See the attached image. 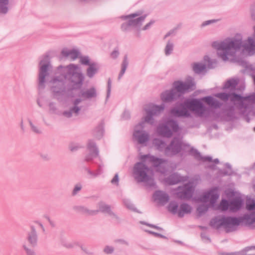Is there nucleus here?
Listing matches in <instances>:
<instances>
[{"label": "nucleus", "mask_w": 255, "mask_h": 255, "mask_svg": "<svg viewBox=\"0 0 255 255\" xmlns=\"http://www.w3.org/2000/svg\"><path fill=\"white\" fill-rule=\"evenodd\" d=\"M226 194L227 195V196H235V192L233 191H227L226 192Z\"/></svg>", "instance_id": "obj_54"}, {"label": "nucleus", "mask_w": 255, "mask_h": 255, "mask_svg": "<svg viewBox=\"0 0 255 255\" xmlns=\"http://www.w3.org/2000/svg\"><path fill=\"white\" fill-rule=\"evenodd\" d=\"M246 209L251 211L240 218L224 217L223 229L226 232L230 233L237 230L242 222L251 227H255V200L248 201L246 203Z\"/></svg>", "instance_id": "obj_6"}, {"label": "nucleus", "mask_w": 255, "mask_h": 255, "mask_svg": "<svg viewBox=\"0 0 255 255\" xmlns=\"http://www.w3.org/2000/svg\"><path fill=\"white\" fill-rule=\"evenodd\" d=\"M195 83L192 78H189L184 82L180 81L175 82L173 84V89L177 94L179 98L182 94L186 92L192 90L194 89Z\"/></svg>", "instance_id": "obj_10"}, {"label": "nucleus", "mask_w": 255, "mask_h": 255, "mask_svg": "<svg viewBox=\"0 0 255 255\" xmlns=\"http://www.w3.org/2000/svg\"><path fill=\"white\" fill-rule=\"evenodd\" d=\"M81 101L82 100L79 98L75 99L73 102V106L70 108L69 110L64 111L62 113V115L67 118L78 116L81 110V107L78 106Z\"/></svg>", "instance_id": "obj_17"}, {"label": "nucleus", "mask_w": 255, "mask_h": 255, "mask_svg": "<svg viewBox=\"0 0 255 255\" xmlns=\"http://www.w3.org/2000/svg\"><path fill=\"white\" fill-rule=\"evenodd\" d=\"M154 23V20H151L149 22L147 23L142 28L143 30H145L150 28V27Z\"/></svg>", "instance_id": "obj_48"}, {"label": "nucleus", "mask_w": 255, "mask_h": 255, "mask_svg": "<svg viewBox=\"0 0 255 255\" xmlns=\"http://www.w3.org/2000/svg\"><path fill=\"white\" fill-rule=\"evenodd\" d=\"M201 100L212 107L219 108L222 105L221 103L211 96L204 97Z\"/></svg>", "instance_id": "obj_24"}, {"label": "nucleus", "mask_w": 255, "mask_h": 255, "mask_svg": "<svg viewBox=\"0 0 255 255\" xmlns=\"http://www.w3.org/2000/svg\"><path fill=\"white\" fill-rule=\"evenodd\" d=\"M145 231L147 232H148L149 233L151 234H153V235H154L155 236H162L161 235H159V234L158 233H156L155 232H153L152 231H148V230H145Z\"/></svg>", "instance_id": "obj_58"}, {"label": "nucleus", "mask_w": 255, "mask_h": 255, "mask_svg": "<svg viewBox=\"0 0 255 255\" xmlns=\"http://www.w3.org/2000/svg\"><path fill=\"white\" fill-rule=\"evenodd\" d=\"M64 245L65 247H66L67 248H73L74 247V243H67L66 244H65Z\"/></svg>", "instance_id": "obj_55"}, {"label": "nucleus", "mask_w": 255, "mask_h": 255, "mask_svg": "<svg viewBox=\"0 0 255 255\" xmlns=\"http://www.w3.org/2000/svg\"><path fill=\"white\" fill-rule=\"evenodd\" d=\"M255 4L252 6L251 7V17L252 18L255 20Z\"/></svg>", "instance_id": "obj_47"}, {"label": "nucleus", "mask_w": 255, "mask_h": 255, "mask_svg": "<svg viewBox=\"0 0 255 255\" xmlns=\"http://www.w3.org/2000/svg\"><path fill=\"white\" fill-rule=\"evenodd\" d=\"M139 159L142 162L135 164L133 168L134 178L137 182H144L150 187H153L155 183L152 171L145 164H151L154 167H157L158 171L164 173L165 165L167 161L150 154L140 155Z\"/></svg>", "instance_id": "obj_3"}, {"label": "nucleus", "mask_w": 255, "mask_h": 255, "mask_svg": "<svg viewBox=\"0 0 255 255\" xmlns=\"http://www.w3.org/2000/svg\"><path fill=\"white\" fill-rule=\"evenodd\" d=\"M70 150H71V151H74V150H76V148H75V147H72V145H70Z\"/></svg>", "instance_id": "obj_62"}, {"label": "nucleus", "mask_w": 255, "mask_h": 255, "mask_svg": "<svg viewBox=\"0 0 255 255\" xmlns=\"http://www.w3.org/2000/svg\"><path fill=\"white\" fill-rule=\"evenodd\" d=\"M215 22V20H207V21H205L203 22L202 23L201 26L202 27H204L205 26L209 25L211 23H214Z\"/></svg>", "instance_id": "obj_50"}, {"label": "nucleus", "mask_w": 255, "mask_h": 255, "mask_svg": "<svg viewBox=\"0 0 255 255\" xmlns=\"http://www.w3.org/2000/svg\"><path fill=\"white\" fill-rule=\"evenodd\" d=\"M9 0H0V13L5 14L8 10Z\"/></svg>", "instance_id": "obj_32"}, {"label": "nucleus", "mask_w": 255, "mask_h": 255, "mask_svg": "<svg viewBox=\"0 0 255 255\" xmlns=\"http://www.w3.org/2000/svg\"><path fill=\"white\" fill-rule=\"evenodd\" d=\"M81 188L82 187L80 185H76L73 190L72 194L73 195H76L79 191L81 190Z\"/></svg>", "instance_id": "obj_46"}, {"label": "nucleus", "mask_w": 255, "mask_h": 255, "mask_svg": "<svg viewBox=\"0 0 255 255\" xmlns=\"http://www.w3.org/2000/svg\"><path fill=\"white\" fill-rule=\"evenodd\" d=\"M201 237L205 242H210V239L205 234H201Z\"/></svg>", "instance_id": "obj_53"}, {"label": "nucleus", "mask_w": 255, "mask_h": 255, "mask_svg": "<svg viewBox=\"0 0 255 255\" xmlns=\"http://www.w3.org/2000/svg\"><path fill=\"white\" fill-rule=\"evenodd\" d=\"M80 61L83 65H90L91 63L90 62V59L88 56H83L80 58Z\"/></svg>", "instance_id": "obj_42"}, {"label": "nucleus", "mask_w": 255, "mask_h": 255, "mask_svg": "<svg viewBox=\"0 0 255 255\" xmlns=\"http://www.w3.org/2000/svg\"><path fill=\"white\" fill-rule=\"evenodd\" d=\"M194 190L193 182L190 181L183 186L179 187L177 189L176 194L177 197L181 199H188L192 196Z\"/></svg>", "instance_id": "obj_14"}, {"label": "nucleus", "mask_w": 255, "mask_h": 255, "mask_svg": "<svg viewBox=\"0 0 255 255\" xmlns=\"http://www.w3.org/2000/svg\"><path fill=\"white\" fill-rule=\"evenodd\" d=\"M215 96L224 101L230 99L232 102H238L240 108L247 109L255 103V93L248 96L242 97L233 92L226 93H219L215 95Z\"/></svg>", "instance_id": "obj_7"}, {"label": "nucleus", "mask_w": 255, "mask_h": 255, "mask_svg": "<svg viewBox=\"0 0 255 255\" xmlns=\"http://www.w3.org/2000/svg\"><path fill=\"white\" fill-rule=\"evenodd\" d=\"M20 128H21V130L23 131L24 130V127L23 122L22 120L20 122Z\"/></svg>", "instance_id": "obj_60"}, {"label": "nucleus", "mask_w": 255, "mask_h": 255, "mask_svg": "<svg viewBox=\"0 0 255 255\" xmlns=\"http://www.w3.org/2000/svg\"><path fill=\"white\" fill-rule=\"evenodd\" d=\"M179 129L177 123L174 120H169L165 124H160L157 128L158 135L170 137L173 132H176Z\"/></svg>", "instance_id": "obj_9"}, {"label": "nucleus", "mask_w": 255, "mask_h": 255, "mask_svg": "<svg viewBox=\"0 0 255 255\" xmlns=\"http://www.w3.org/2000/svg\"><path fill=\"white\" fill-rule=\"evenodd\" d=\"M49 108L51 110H52L53 111H54L56 110L55 105L53 103L49 104Z\"/></svg>", "instance_id": "obj_56"}, {"label": "nucleus", "mask_w": 255, "mask_h": 255, "mask_svg": "<svg viewBox=\"0 0 255 255\" xmlns=\"http://www.w3.org/2000/svg\"><path fill=\"white\" fill-rule=\"evenodd\" d=\"M204 61L207 63V65L209 68H213L214 67V65L216 64V61L215 60H211L208 56L204 57Z\"/></svg>", "instance_id": "obj_40"}, {"label": "nucleus", "mask_w": 255, "mask_h": 255, "mask_svg": "<svg viewBox=\"0 0 255 255\" xmlns=\"http://www.w3.org/2000/svg\"><path fill=\"white\" fill-rule=\"evenodd\" d=\"M173 32V31H170V32H169L168 33H167L165 35V38L167 37V36H169L171 33H172Z\"/></svg>", "instance_id": "obj_61"}, {"label": "nucleus", "mask_w": 255, "mask_h": 255, "mask_svg": "<svg viewBox=\"0 0 255 255\" xmlns=\"http://www.w3.org/2000/svg\"><path fill=\"white\" fill-rule=\"evenodd\" d=\"M164 104L156 105L153 104H149L144 108L145 116L143 118V121L138 124L134 128L133 133V139L140 144H145L149 139V134L146 131L143 130L145 123L153 125L155 116L160 115L164 110Z\"/></svg>", "instance_id": "obj_5"}, {"label": "nucleus", "mask_w": 255, "mask_h": 255, "mask_svg": "<svg viewBox=\"0 0 255 255\" xmlns=\"http://www.w3.org/2000/svg\"><path fill=\"white\" fill-rule=\"evenodd\" d=\"M96 96L97 92L94 88H90L81 93V97L84 99H91Z\"/></svg>", "instance_id": "obj_28"}, {"label": "nucleus", "mask_w": 255, "mask_h": 255, "mask_svg": "<svg viewBox=\"0 0 255 255\" xmlns=\"http://www.w3.org/2000/svg\"><path fill=\"white\" fill-rule=\"evenodd\" d=\"M26 255H39L33 250L28 248L25 245L23 246Z\"/></svg>", "instance_id": "obj_41"}, {"label": "nucleus", "mask_w": 255, "mask_h": 255, "mask_svg": "<svg viewBox=\"0 0 255 255\" xmlns=\"http://www.w3.org/2000/svg\"><path fill=\"white\" fill-rule=\"evenodd\" d=\"M161 100L164 102H169L178 98L177 94L172 88L170 90H166L162 93L160 96Z\"/></svg>", "instance_id": "obj_22"}, {"label": "nucleus", "mask_w": 255, "mask_h": 255, "mask_svg": "<svg viewBox=\"0 0 255 255\" xmlns=\"http://www.w3.org/2000/svg\"><path fill=\"white\" fill-rule=\"evenodd\" d=\"M87 150L89 153L85 156V160L86 161H90L98 155V149L95 142L92 140H89L88 141Z\"/></svg>", "instance_id": "obj_18"}, {"label": "nucleus", "mask_w": 255, "mask_h": 255, "mask_svg": "<svg viewBox=\"0 0 255 255\" xmlns=\"http://www.w3.org/2000/svg\"><path fill=\"white\" fill-rule=\"evenodd\" d=\"M170 114L175 117L188 118L191 117V113L184 105L180 104L179 106L175 107L170 110Z\"/></svg>", "instance_id": "obj_16"}, {"label": "nucleus", "mask_w": 255, "mask_h": 255, "mask_svg": "<svg viewBox=\"0 0 255 255\" xmlns=\"http://www.w3.org/2000/svg\"><path fill=\"white\" fill-rule=\"evenodd\" d=\"M51 68V64L48 57H43L39 62L38 75V85L39 89L45 87V78L49 75V71Z\"/></svg>", "instance_id": "obj_8"}, {"label": "nucleus", "mask_w": 255, "mask_h": 255, "mask_svg": "<svg viewBox=\"0 0 255 255\" xmlns=\"http://www.w3.org/2000/svg\"><path fill=\"white\" fill-rule=\"evenodd\" d=\"M224 222V217L222 218L215 217L210 222V225L212 227L216 229L223 228Z\"/></svg>", "instance_id": "obj_27"}, {"label": "nucleus", "mask_w": 255, "mask_h": 255, "mask_svg": "<svg viewBox=\"0 0 255 255\" xmlns=\"http://www.w3.org/2000/svg\"><path fill=\"white\" fill-rule=\"evenodd\" d=\"M123 202H124V204L125 205V206L129 209H130L132 210H134V205L131 203L130 200H129L128 199H124Z\"/></svg>", "instance_id": "obj_43"}, {"label": "nucleus", "mask_w": 255, "mask_h": 255, "mask_svg": "<svg viewBox=\"0 0 255 255\" xmlns=\"http://www.w3.org/2000/svg\"><path fill=\"white\" fill-rule=\"evenodd\" d=\"M147 226L150 227H152L153 228H155V229H156L157 230H161L162 229L159 227H157V226H156L155 225H151V224H146Z\"/></svg>", "instance_id": "obj_57"}, {"label": "nucleus", "mask_w": 255, "mask_h": 255, "mask_svg": "<svg viewBox=\"0 0 255 255\" xmlns=\"http://www.w3.org/2000/svg\"><path fill=\"white\" fill-rule=\"evenodd\" d=\"M244 200L241 196H235L229 202L230 211L231 212H237L241 209Z\"/></svg>", "instance_id": "obj_20"}, {"label": "nucleus", "mask_w": 255, "mask_h": 255, "mask_svg": "<svg viewBox=\"0 0 255 255\" xmlns=\"http://www.w3.org/2000/svg\"><path fill=\"white\" fill-rule=\"evenodd\" d=\"M213 162H215V163H218L219 162V161L218 159L216 158L214 160Z\"/></svg>", "instance_id": "obj_63"}, {"label": "nucleus", "mask_w": 255, "mask_h": 255, "mask_svg": "<svg viewBox=\"0 0 255 255\" xmlns=\"http://www.w3.org/2000/svg\"><path fill=\"white\" fill-rule=\"evenodd\" d=\"M184 105L188 109L194 112L200 117H203L206 111V108L203 104L197 99H187L184 101Z\"/></svg>", "instance_id": "obj_11"}, {"label": "nucleus", "mask_w": 255, "mask_h": 255, "mask_svg": "<svg viewBox=\"0 0 255 255\" xmlns=\"http://www.w3.org/2000/svg\"><path fill=\"white\" fill-rule=\"evenodd\" d=\"M192 207L186 203H183L180 205L177 213L179 217H183L185 214H189L191 212Z\"/></svg>", "instance_id": "obj_25"}, {"label": "nucleus", "mask_w": 255, "mask_h": 255, "mask_svg": "<svg viewBox=\"0 0 255 255\" xmlns=\"http://www.w3.org/2000/svg\"><path fill=\"white\" fill-rule=\"evenodd\" d=\"M128 65V61L127 56H125L124 58L123 63L122 64L121 71L119 74L118 79H120L125 73V71Z\"/></svg>", "instance_id": "obj_34"}, {"label": "nucleus", "mask_w": 255, "mask_h": 255, "mask_svg": "<svg viewBox=\"0 0 255 255\" xmlns=\"http://www.w3.org/2000/svg\"><path fill=\"white\" fill-rule=\"evenodd\" d=\"M212 46L216 50L218 57L224 61L234 60L237 52L239 51L248 55L255 54V41L254 38L249 37L243 41L242 35L239 34L234 37L214 41Z\"/></svg>", "instance_id": "obj_2"}, {"label": "nucleus", "mask_w": 255, "mask_h": 255, "mask_svg": "<svg viewBox=\"0 0 255 255\" xmlns=\"http://www.w3.org/2000/svg\"><path fill=\"white\" fill-rule=\"evenodd\" d=\"M98 207L99 208L98 210L89 211L87 208L84 207H80L79 210L83 213H87L90 215H95L98 212L107 213L112 219L119 220V217L112 212L110 206L104 202H100L98 205Z\"/></svg>", "instance_id": "obj_13"}, {"label": "nucleus", "mask_w": 255, "mask_h": 255, "mask_svg": "<svg viewBox=\"0 0 255 255\" xmlns=\"http://www.w3.org/2000/svg\"><path fill=\"white\" fill-rule=\"evenodd\" d=\"M119 54V53L118 51L115 50L112 52L111 56L113 58L115 59L118 56Z\"/></svg>", "instance_id": "obj_52"}, {"label": "nucleus", "mask_w": 255, "mask_h": 255, "mask_svg": "<svg viewBox=\"0 0 255 255\" xmlns=\"http://www.w3.org/2000/svg\"><path fill=\"white\" fill-rule=\"evenodd\" d=\"M192 68L195 73L200 74L205 70L206 66L201 63H195L192 65Z\"/></svg>", "instance_id": "obj_31"}, {"label": "nucleus", "mask_w": 255, "mask_h": 255, "mask_svg": "<svg viewBox=\"0 0 255 255\" xmlns=\"http://www.w3.org/2000/svg\"><path fill=\"white\" fill-rule=\"evenodd\" d=\"M27 239L31 247H35L37 242V237L36 232L33 230L29 233L27 236Z\"/></svg>", "instance_id": "obj_29"}, {"label": "nucleus", "mask_w": 255, "mask_h": 255, "mask_svg": "<svg viewBox=\"0 0 255 255\" xmlns=\"http://www.w3.org/2000/svg\"><path fill=\"white\" fill-rule=\"evenodd\" d=\"M61 54L63 56L74 60L79 57L80 52L76 49L64 48L62 50Z\"/></svg>", "instance_id": "obj_23"}, {"label": "nucleus", "mask_w": 255, "mask_h": 255, "mask_svg": "<svg viewBox=\"0 0 255 255\" xmlns=\"http://www.w3.org/2000/svg\"><path fill=\"white\" fill-rule=\"evenodd\" d=\"M88 172L89 174H90V175L93 176H96L98 174H99V173H97V174H95L94 173L92 172L91 171H90V170H88Z\"/></svg>", "instance_id": "obj_59"}, {"label": "nucleus", "mask_w": 255, "mask_h": 255, "mask_svg": "<svg viewBox=\"0 0 255 255\" xmlns=\"http://www.w3.org/2000/svg\"><path fill=\"white\" fill-rule=\"evenodd\" d=\"M188 178L187 176H181L178 174L174 173L165 179V182L169 185H174L187 181Z\"/></svg>", "instance_id": "obj_21"}, {"label": "nucleus", "mask_w": 255, "mask_h": 255, "mask_svg": "<svg viewBox=\"0 0 255 255\" xmlns=\"http://www.w3.org/2000/svg\"><path fill=\"white\" fill-rule=\"evenodd\" d=\"M153 143L158 150L163 151L167 156H172L181 151H183L189 152L190 154L194 156L199 161L203 162L213 161L212 157L209 156H202L196 149L190 147L189 145L183 143L180 138H174L168 146H166L164 141L158 138L154 139Z\"/></svg>", "instance_id": "obj_4"}, {"label": "nucleus", "mask_w": 255, "mask_h": 255, "mask_svg": "<svg viewBox=\"0 0 255 255\" xmlns=\"http://www.w3.org/2000/svg\"><path fill=\"white\" fill-rule=\"evenodd\" d=\"M153 198L155 202L160 205H165L169 199L168 194L161 191H156L155 192L153 195Z\"/></svg>", "instance_id": "obj_19"}, {"label": "nucleus", "mask_w": 255, "mask_h": 255, "mask_svg": "<svg viewBox=\"0 0 255 255\" xmlns=\"http://www.w3.org/2000/svg\"><path fill=\"white\" fill-rule=\"evenodd\" d=\"M253 249L255 250V246H250L246 247L243 251H242L241 252H232L225 253L224 255H246L245 254V252Z\"/></svg>", "instance_id": "obj_36"}, {"label": "nucleus", "mask_w": 255, "mask_h": 255, "mask_svg": "<svg viewBox=\"0 0 255 255\" xmlns=\"http://www.w3.org/2000/svg\"><path fill=\"white\" fill-rule=\"evenodd\" d=\"M114 248L110 246H107L104 249V252L106 254H111L114 252Z\"/></svg>", "instance_id": "obj_44"}, {"label": "nucleus", "mask_w": 255, "mask_h": 255, "mask_svg": "<svg viewBox=\"0 0 255 255\" xmlns=\"http://www.w3.org/2000/svg\"><path fill=\"white\" fill-rule=\"evenodd\" d=\"M111 183L113 185L118 186L119 182V177L118 173L116 174L113 178L111 181Z\"/></svg>", "instance_id": "obj_45"}, {"label": "nucleus", "mask_w": 255, "mask_h": 255, "mask_svg": "<svg viewBox=\"0 0 255 255\" xmlns=\"http://www.w3.org/2000/svg\"><path fill=\"white\" fill-rule=\"evenodd\" d=\"M219 197L218 189L215 187L206 192L199 198L198 200L203 203L210 202L211 205L213 206Z\"/></svg>", "instance_id": "obj_15"}, {"label": "nucleus", "mask_w": 255, "mask_h": 255, "mask_svg": "<svg viewBox=\"0 0 255 255\" xmlns=\"http://www.w3.org/2000/svg\"><path fill=\"white\" fill-rule=\"evenodd\" d=\"M218 209L222 211L230 210L229 202L226 199H222L218 207Z\"/></svg>", "instance_id": "obj_35"}, {"label": "nucleus", "mask_w": 255, "mask_h": 255, "mask_svg": "<svg viewBox=\"0 0 255 255\" xmlns=\"http://www.w3.org/2000/svg\"><path fill=\"white\" fill-rule=\"evenodd\" d=\"M173 49V44L172 42H168L165 48L166 55H169L171 54Z\"/></svg>", "instance_id": "obj_39"}, {"label": "nucleus", "mask_w": 255, "mask_h": 255, "mask_svg": "<svg viewBox=\"0 0 255 255\" xmlns=\"http://www.w3.org/2000/svg\"><path fill=\"white\" fill-rule=\"evenodd\" d=\"M139 15V13H135L123 16V18L127 20V23L123 24L122 28L126 30L127 29V26L139 27L146 17V15L136 17Z\"/></svg>", "instance_id": "obj_12"}, {"label": "nucleus", "mask_w": 255, "mask_h": 255, "mask_svg": "<svg viewBox=\"0 0 255 255\" xmlns=\"http://www.w3.org/2000/svg\"><path fill=\"white\" fill-rule=\"evenodd\" d=\"M238 83V80L237 79H230L225 83L224 89H229L231 91H234Z\"/></svg>", "instance_id": "obj_30"}, {"label": "nucleus", "mask_w": 255, "mask_h": 255, "mask_svg": "<svg viewBox=\"0 0 255 255\" xmlns=\"http://www.w3.org/2000/svg\"><path fill=\"white\" fill-rule=\"evenodd\" d=\"M209 207L207 205L203 204L198 206L197 208V212L199 216L202 215L207 211Z\"/></svg>", "instance_id": "obj_38"}, {"label": "nucleus", "mask_w": 255, "mask_h": 255, "mask_svg": "<svg viewBox=\"0 0 255 255\" xmlns=\"http://www.w3.org/2000/svg\"><path fill=\"white\" fill-rule=\"evenodd\" d=\"M60 76H56L50 82L51 90L58 100L73 97L74 91L81 89L84 76L80 66L70 64L57 68Z\"/></svg>", "instance_id": "obj_1"}, {"label": "nucleus", "mask_w": 255, "mask_h": 255, "mask_svg": "<svg viewBox=\"0 0 255 255\" xmlns=\"http://www.w3.org/2000/svg\"><path fill=\"white\" fill-rule=\"evenodd\" d=\"M168 210L173 214H177L178 212V204L175 201H171L168 206Z\"/></svg>", "instance_id": "obj_33"}, {"label": "nucleus", "mask_w": 255, "mask_h": 255, "mask_svg": "<svg viewBox=\"0 0 255 255\" xmlns=\"http://www.w3.org/2000/svg\"><path fill=\"white\" fill-rule=\"evenodd\" d=\"M28 122L30 127L31 130L34 133L39 134L41 133V130L39 128L34 125L31 119H28Z\"/></svg>", "instance_id": "obj_37"}, {"label": "nucleus", "mask_w": 255, "mask_h": 255, "mask_svg": "<svg viewBox=\"0 0 255 255\" xmlns=\"http://www.w3.org/2000/svg\"><path fill=\"white\" fill-rule=\"evenodd\" d=\"M226 166L227 168H229V169H231V167L230 165L229 164H228V163H226Z\"/></svg>", "instance_id": "obj_64"}, {"label": "nucleus", "mask_w": 255, "mask_h": 255, "mask_svg": "<svg viewBox=\"0 0 255 255\" xmlns=\"http://www.w3.org/2000/svg\"><path fill=\"white\" fill-rule=\"evenodd\" d=\"M99 66L98 64L95 62L91 63L87 70V75L89 78H92L97 72Z\"/></svg>", "instance_id": "obj_26"}, {"label": "nucleus", "mask_w": 255, "mask_h": 255, "mask_svg": "<svg viewBox=\"0 0 255 255\" xmlns=\"http://www.w3.org/2000/svg\"><path fill=\"white\" fill-rule=\"evenodd\" d=\"M130 117V113L128 111H125L122 115V118L124 120H127Z\"/></svg>", "instance_id": "obj_51"}, {"label": "nucleus", "mask_w": 255, "mask_h": 255, "mask_svg": "<svg viewBox=\"0 0 255 255\" xmlns=\"http://www.w3.org/2000/svg\"><path fill=\"white\" fill-rule=\"evenodd\" d=\"M111 81L109 79L108 80V90H107V98H109L110 97V93H111Z\"/></svg>", "instance_id": "obj_49"}]
</instances>
